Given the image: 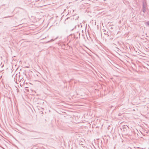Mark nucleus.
Returning a JSON list of instances; mask_svg holds the SVG:
<instances>
[{"mask_svg": "<svg viewBox=\"0 0 149 149\" xmlns=\"http://www.w3.org/2000/svg\"><path fill=\"white\" fill-rule=\"evenodd\" d=\"M147 24H148V25H149V23H148Z\"/></svg>", "mask_w": 149, "mask_h": 149, "instance_id": "f257e3e1", "label": "nucleus"}]
</instances>
